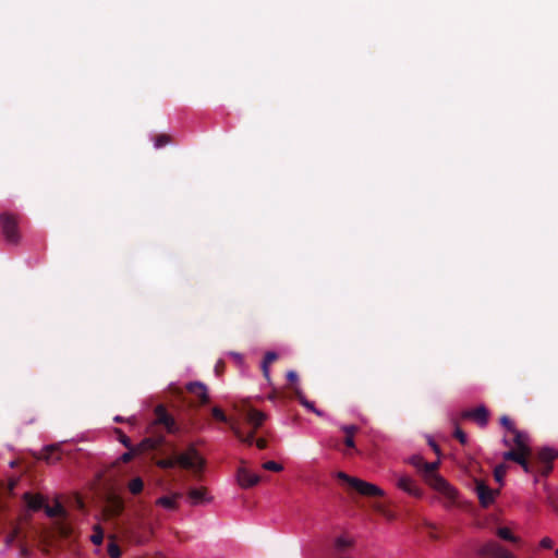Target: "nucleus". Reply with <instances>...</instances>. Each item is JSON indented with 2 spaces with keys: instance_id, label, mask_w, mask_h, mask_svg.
I'll list each match as a JSON object with an SVG mask.
<instances>
[{
  "instance_id": "obj_1",
  "label": "nucleus",
  "mask_w": 558,
  "mask_h": 558,
  "mask_svg": "<svg viewBox=\"0 0 558 558\" xmlns=\"http://www.w3.org/2000/svg\"><path fill=\"white\" fill-rule=\"evenodd\" d=\"M140 445L143 451L165 448L171 450L170 453H198L185 438V427L162 404L155 408L154 420Z\"/></svg>"
},
{
  "instance_id": "obj_2",
  "label": "nucleus",
  "mask_w": 558,
  "mask_h": 558,
  "mask_svg": "<svg viewBox=\"0 0 558 558\" xmlns=\"http://www.w3.org/2000/svg\"><path fill=\"white\" fill-rule=\"evenodd\" d=\"M414 466L423 481L434 490L441 494L450 501H454L458 492L450 483L439 474L440 460L433 462L424 461L422 456H412L408 461Z\"/></svg>"
},
{
  "instance_id": "obj_3",
  "label": "nucleus",
  "mask_w": 558,
  "mask_h": 558,
  "mask_svg": "<svg viewBox=\"0 0 558 558\" xmlns=\"http://www.w3.org/2000/svg\"><path fill=\"white\" fill-rule=\"evenodd\" d=\"M173 395L181 407L190 411L197 410L210 401L207 387L199 381L189 383L185 389L177 387Z\"/></svg>"
},
{
  "instance_id": "obj_4",
  "label": "nucleus",
  "mask_w": 558,
  "mask_h": 558,
  "mask_svg": "<svg viewBox=\"0 0 558 558\" xmlns=\"http://www.w3.org/2000/svg\"><path fill=\"white\" fill-rule=\"evenodd\" d=\"M500 424L506 428L504 441L509 447L505 453H532L533 446L527 433L519 430L506 415L501 416Z\"/></svg>"
},
{
  "instance_id": "obj_5",
  "label": "nucleus",
  "mask_w": 558,
  "mask_h": 558,
  "mask_svg": "<svg viewBox=\"0 0 558 558\" xmlns=\"http://www.w3.org/2000/svg\"><path fill=\"white\" fill-rule=\"evenodd\" d=\"M507 459L518 463L526 473L535 476H547L553 470V462L557 456H505Z\"/></svg>"
},
{
  "instance_id": "obj_6",
  "label": "nucleus",
  "mask_w": 558,
  "mask_h": 558,
  "mask_svg": "<svg viewBox=\"0 0 558 558\" xmlns=\"http://www.w3.org/2000/svg\"><path fill=\"white\" fill-rule=\"evenodd\" d=\"M156 464L162 469H170L178 465L198 474L205 466V460L203 456H167L157 460Z\"/></svg>"
},
{
  "instance_id": "obj_7",
  "label": "nucleus",
  "mask_w": 558,
  "mask_h": 558,
  "mask_svg": "<svg viewBox=\"0 0 558 558\" xmlns=\"http://www.w3.org/2000/svg\"><path fill=\"white\" fill-rule=\"evenodd\" d=\"M337 477L344 483H347L350 487L355 489L359 494L366 497H381L384 496V490L372 483L365 482L354 476H350L344 472H338Z\"/></svg>"
},
{
  "instance_id": "obj_8",
  "label": "nucleus",
  "mask_w": 558,
  "mask_h": 558,
  "mask_svg": "<svg viewBox=\"0 0 558 558\" xmlns=\"http://www.w3.org/2000/svg\"><path fill=\"white\" fill-rule=\"evenodd\" d=\"M0 227L5 241L9 244L17 245L21 240L19 230V217L10 213L0 215Z\"/></svg>"
},
{
  "instance_id": "obj_9",
  "label": "nucleus",
  "mask_w": 558,
  "mask_h": 558,
  "mask_svg": "<svg viewBox=\"0 0 558 558\" xmlns=\"http://www.w3.org/2000/svg\"><path fill=\"white\" fill-rule=\"evenodd\" d=\"M124 510V500L123 498L111 492L108 493L105 497V505L102 508V515L105 520H110L113 518H118L122 514Z\"/></svg>"
},
{
  "instance_id": "obj_10",
  "label": "nucleus",
  "mask_w": 558,
  "mask_h": 558,
  "mask_svg": "<svg viewBox=\"0 0 558 558\" xmlns=\"http://www.w3.org/2000/svg\"><path fill=\"white\" fill-rule=\"evenodd\" d=\"M474 493L478 498L481 507L488 508L495 502L496 497L500 494V489H493L484 481L475 480Z\"/></svg>"
},
{
  "instance_id": "obj_11",
  "label": "nucleus",
  "mask_w": 558,
  "mask_h": 558,
  "mask_svg": "<svg viewBox=\"0 0 558 558\" xmlns=\"http://www.w3.org/2000/svg\"><path fill=\"white\" fill-rule=\"evenodd\" d=\"M396 486L410 496L417 497V498L423 496V490L420 488V486L417 485L415 480H413L412 477H410L408 475H404V474L398 475Z\"/></svg>"
},
{
  "instance_id": "obj_12",
  "label": "nucleus",
  "mask_w": 558,
  "mask_h": 558,
  "mask_svg": "<svg viewBox=\"0 0 558 558\" xmlns=\"http://www.w3.org/2000/svg\"><path fill=\"white\" fill-rule=\"evenodd\" d=\"M488 411L484 405H480L475 409L464 410L460 414V418L462 420H472L478 426L483 427L488 422Z\"/></svg>"
},
{
  "instance_id": "obj_13",
  "label": "nucleus",
  "mask_w": 558,
  "mask_h": 558,
  "mask_svg": "<svg viewBox=\"0 0 558 558\" xmlns=\"http://www.w3.org/2000/svg\"><path fill=\"white\" fill-rule=\"evenodd\" d=\"M480 554L483 556H493L494 558H514L513 555L494 541L486 543L480 549Z\"/></svg>"
},
{
  "instance_id": "obj_14",
  "label": "nucleus",
  "mask_w": 558,
  "mask_h": 558,
  "mask_svg": "<svg viewBox=\"0 0 558 558\" xmlns=\"http://www.w3.org/2000/svg\"><path fill=\"white\" fill-rule=\"evenodd\" d=\"M246 425H252L254 428L259 427L266 418L265 413L252 408L246 402Z\"/></svg>"
},
{
  "instance_id": "obj_15",
  "label": "nucleus",
  "mask_w": 558,
  "mask_h": 558,
  "mask_svg": "<svg viewBox=\"0 0 558 558\" xmlns=\"http://www.w3.org/2000/svg\"><path fill=\"white\" fill-rule=\"evenodd\" d=\"M187 496L192 506L207 504L211 500V498L207 496L205 488H192Z\"/></svg>"
},
{
  "instance_id": "obj_16",
  "label": "nucleus",
  "mask_w": 558,
  "mask_h": 558,
  "mask_svg": "<svg viewBox=\"0 0 558 558\" xmlns=\"http://www.w3.org/2000/svg\"><path fill=\"white\" fill-rule=\"evenodd\" d=\"M293 393H294V397L299 400V402L305 407L307 410L314 412L316 415L318 416H322L323 413L322 411H319L318 409L315 408L314 403L308 401L303 391L298 387V386H294L293 388Z\"/></svg>"
},
{
  "instance_id": "obj_17",
  "label": "nucleus",
  "mask_w": 558,
  "mask_h": 558,
  "mask_svg": "<svg viewBox=\"0 0 558 558\" xmlns=\"http://www.w3.org/2000/svg\"><path fill=\"white\" fill-rule=\"evenodd\" d=\"M181 495L180 494H174L172 496H162V497H159L157 500H156V505L165 508V509H168V510H174L177 509L178 507V504H177V499L180 497Z\"/></svg>"
},
{
  "instance_id": "obj_18",
  "label": "nucleus",
  "mask_w": 558,
  "mask_h": 558,
  "mask_svg": "<svg viewBox=\"0 0 558 558\" xmlns=\"http://www.w3.org/2000/svg\"><path fill=\"white\" fill-rule=\"evenodd\" d=\"M342 432L344 433V445L348 448L354 447V435L359 430V427L356 425H345L341 427Z\"/></svg>"
},
{
  "instance_id": "obj_19",
  "label": "nucleus",
  "mask_w": 558,
  "mask_h": 558,
  "mask_svg": "<svg viewBox=\"0 0 558 558\" xmlns=\"http://www.w3.org/2000/svg\"><path fill=\"white\" fill-rule=\"evenodd\" d=\"M245 441H246V449L248 447L253 446V444H255V446L258 450H265V449L271 448L268 445V440L266 438H263V437L256 438L255 436L250 435L248 433H246Z\"/></svg>"
},
{
  "instance_id": "obj_20",
  "label": "nucleus",
  "mask_w": 558,
  "mask_h": 558,
  "mask_svg": "<svg viewBox=\"0 0 558 558\" xmlns=\"http://www.w3.org/2000/svg\"><path fill=\"white\" fill-rule=\"evenodd\" d=\"M24 500L32 510H39L43 507L44 498L40 495H32L31 493L24 494Z\"/></svg>"
},
{
  "instance_id": "obj_21",
  "label": "nucleus",
  "mask_w": 558,
  "mask_h": 558,
  "mask_svg": "<svg viewBox=\"0 0 558 558\" xmlns=\"http://www.w3.org/2000/svg\"><path fill=\"white\" fill-rule=\"evenodd\" d=\"M354 542L353 539L347 537V536H338L336 539H335V549L337 551H344L345 549L350 548L351 546H353Z\"/></svg>"
},
{
  "instance_id": "obj_22",
  "label": "nucleus",
  "mask_w": 558,
  "mask_h": 558,
  "mask_svg": "<svg viewBox=\"0 0 558 558\" xmlns=\"http://www.w3.org/2000/svg\"><path fill=\"white\" fill-rule=\"evenodd\" d=\"M278 359L277 353L275 352H267L264 356L263 363H262V369L263 374L266 378L269 377V365L275 362Z\"/></svg>"
},
{
  "instance_id": "obj_23",
  "label": "nucleus",
  "mask_w": 558,
  "mask_h": 558,
  "mask_svg": "<svg viewBox=\"0 0 558 558\" xmlns=\"http://www.w3.org/2000/svg\"><path fill=\"white\" fill-rule=\"evenodd\" d=\"M144 482L141 477H134L128 483V489L132 495H138L143 492Z\"/></svg>"
},
{
  "instance_id": "obj_24",
  "label": "nucleus",
  "mask_w": 558,
  "mask_h": 558,
  "mask_svg": "<svg viewBox=\"0 0 558 558\" xmlns=\"http://www.w3.org/2000/svg\"><path fill=\"white\" fill-rule=\"evenodd\" d=\"M104 530L100 524H95L93 526V534L90 535L89 539L90 542L96 545L100 546L104 542Z\"/></svg>"
},
{
  "instance_id": "obj_25",
  "label": "nucleus",
  "mask_w": 558,
  "mask_h": 558,
  "mask_svg": "<svg viewBox=\"0 0 558 558\" xmlns=\"http://www.w3.org/2000/svg\"><path fill=\"white\" fill-rule=\"evenodd\" d=\"M211 417H213L215 421H217V422H221V423H225V424H229L231 427H233V426H232V424H231V422H230V420H229V417H228V416L225 414V412H223L220 408H218V407H214V408L211 409Z\"/></svg>"
},
{
  "instance_id": "obj_26",
  "label": "nucleus",
  "mask_w": 558,
  "mask_h": 558,
  "mask_svg": "<svg viewBox=\"0 0 558 558\" xmlns=\"http://www.w3.org/2000/svg\"><path fill=\"white\" fill-rule=\"evenodd\" d=\"M496 533L500 538H502L505 541H509V542H513V543L519 541V538L512 534L510 529H508L506 526L498 527Z\"/></svg>"
},
{
  "instance_id": "obj_27",
  "label": "nucleus",
  "mask_w": 558,
  "mask_h": 558,
  "mask_svg": "<svg viewBox=\"0 0 558 558\" xmlns=\"http://www.w3.org/2000/svg\"><path fill=\"white\" fill-rule=\"evenodd\" d=\"M451 423L454 426V437L464 445L466 442V434L459 427V420L457 417H452Z\"/></svg>"
},
{
  "instance_id": "obj_28",
  "label": "nucleus",
  "mask_w": 558,
  "mask_h": 558,
  "mask_svg": "<svg viewBox=\"0 0 558 558\" xmlns=\"http://www.w3.org/2000/svg\"><path fill=\"white\" fill-rule=\"evenodd\" d=\"M116 433L118 435V439L120 442H122L126 449H129V452L128 453H137L136 451H134L133 449V445H132V441L131 439L121 430V429H116Z\"/></svg>"
},
{
  "instance_id": "obj_29",
  "label": "nucleus",
  "mask_w": 558,
  "mask_h": 558,
  "mask_svg": "<svg viewBox=\"0 0 558 558\" xmlns=\"http://www.w3.org/2000/svg\"><path fill=\"white\" fill-rule=\"evenodd\" d=\"M169 143H171V136L168 134L161 133L154 136V146L157 149L166 146Z\"/></svg>"
},
{
  "instance_id": "obj_30",
  "label": "nucleus",
  "mask_w": 558,
  "mask_h": 558,
  "mask_svg": "<svg viewBox=\"0 0 558 558\" xmlns=\"http://www.w3.org/2000/svg\"><path fill=\"white\" fill-rule=\"evenodd\" d=\"M110 538L112 541L107 546L108 555L111 558H120L121 557V549H120L119 545L114 542V539H113L114 537L110 536Z\"/></svg>"
},
{
  "instance_id": "obj_31",
  "label": "nucleus",
  "mask_w": 558,
  "mask_h": 558,
  "mask_svg": "<svg viewBox=\"0 0 558 558\" xmlns=\"http://www.w3.org/2000/svg\"><path fill=\"white\" fill-rule=\"evenodd\" d=\"M507 468L504 464H499L494 470V477L495 481L502 486L504 485V477L506 476Z\"/></svg>"
},
{
  "instance_id": "obj_32",
  "label": "nucleus",
  "mask_w": 558,
  "mask_h": 558,
  "mask_svg": "<svg viewBox=\"0 0 558 558\" xmlns=\"http://www.w3.org/2000/svg\"><path fill=\"white\" fill-rule=\"evenodd\" d=\"M45 511L49 518H54L64 514V509L60 504H57L53 507L47 506Z\"/></svg>"
},
{
  "instance_id": "obj_33",
  "label": "nucleus",
  "mask_w": 558,
  "mask_h": 558,
  "mask_svg": "<svg viewBox=\"0 0 558 558\" xmlns=\"http://www.w3.org/2000/svg\"><path fill=\"white\" fill-rule=\"evenodd\" d=\"M262 466L264 470L272 471V472H280L283 470V465L276 461H267V462L263 463Z\"/></svg>"
},
{
  "instance_id": "obj_34",
  "label": "nucleus",
  "mask_w": 558,
  "mask_h": 558,
  "mask_svg": "<svg viewBox=\"0 0 558 558\" xmlns=\"http://www.w3.org/2000/svg\"><path fill=\"white\" fill-rule=\"evenodd\" d=\"M259 481H260L259 475L246 472V487H252V486L258 484Z\"/></svg>"
},
{
  "instance_id": "obj_35",
  "label": "nucleus",
  "mask_w": 558,
  "mask_h": 558,
  "mask_svg": "<svg viewBox=\"0 0 558 558\" xmlns=\"http://www.w3.org/2000/svg\"><path fill=\"white\" fill-rule=\"evenodd\" d=\"M60 446H61V444L47 445L43 448L41 453H53L54 451L60 450Z\"/></svg>"
},
{
  "instance_id": "obj_36",
  "label": "nucleus",
  "mask_w": 558,
  "mask_h": 558,
  "mask_svg": "<svg viewBox=\"0 0 558 558\" xmlns=\"http://www.w3.org/2000/svg\"><path fill=\"white\" fill-rule=\"evenodd\" d=\"M539 546L545 549H550L554 546V541L550 537H544L541 539Z\"/></svg>"
},
{
  "instance_id": "obj_37",
  "label": "nucleus",
  "mask_w": 558,
  "mask_h": 558,
  "mask_svg": "<svg viewBox=\"0 0 558 558\" xmlns=\"http://www.w3.org/2000/svg\"><path fill=\"white\" fill-rule=\"evenodd\" d=\"M287 379L290 381V383H295L298 380V374L296 372L294 371H289L287 373Z\"/></svg>"
},
{
  "instance_id": "obj_38",
  "label": "nucleus",
  "mask_w": 558,
  "mask_h": 558,
  "mask_svg": "<svg viewBox=\"0 0 558 558\" xmlns=\"http://www.w3.org/2000/svg\"><path fill=\"white\" fill-rule=\"evenodd\" d=\"M223 367H225V363L222 361H218L216 366H215V373L220 376L221 373L223 372Z\"/></svg>"
},
{
  "instance_id": "obj_39",
  "label": "nucleus",
  "mask_w": 558,
  "mask_h": 558,
  "mask_svg": "<svg viewBox=\"0 0 558 558\" xmlns=\"http://www.w3.org/2000/svg\"><path fill=\"white\" fill-rule=\"evenodd\" d=\"M536 453H546V454L558 453V450H555V449L549 448V447H544V448L539 449Z\"/></svg>"
},
{
  "instance_id": "obj_40",
  "label": "nucleus",
  "mask_w": 558,
  "mask_h": 558,
  "mask_svg": "<svg viewBox=\"0 0 558 558\" xmlns=\"http://www.w3.org/2000/svg\"><path fill=\"white\" fill-rule=\"evenodd\" d=\"M429 445H430V447L433 448L434 453H436V454L441 453L440 448L438 447V445H437L435 441H432V440H430V441H429Z\"/></svg>"
},
{
  "instance_id": "obj_41",
  "label": "nucleus",
  "mask_w": 558,
  "mask_h": 558,
  "mask_svg": "<svg viewBox=\"0 0 558 558\" xmlns=\"http://www.w3.org/2000/svg\"><path fill=\"white\" fill-rule=\"evenodd\" d=\"M243 469L240 466L238 471V482L241 486H243V480H242Z\"/></svg>"
},
{
  "instance_id": "obj_42",
  "label": "nucleus",
  "mask_w": 558,
  "mask_h": 558,
  "mask_svg": "<svg viewBox=\"0 0 558 558\" xmlns=\"http://www.w3.org/2000/svg\"><path fill=\"white\" fill-rule=\"evenodd\" d=\"M238 363L242 362V355L240 353H230Z\"/></svg>"
},
{
  "instance_id": "obj_43",
  "label": "nucleus",
  "mask_w": 558,
  "mask_h": 558,
  "mask_svg": "<svg viewBox=\"0 0 558 558\" xmlns=\"http://www.w3.org/2000/svg\"><path fill=\"white\" fill-rule=\"evenodd\" d=\"M134 456H121V460L123 463H129Z\"/></svg>"
},
{
  "instance_id": "obj_44",
  "label": "nucleus",
  "mask_w": 558,
  "mask_h": 558,
  "mask_svg": "<svg viewBox=\"0 0 558 558\" xmlns=\"http://www.w3.org/2000/svg\"><path fill=\"white\" fill-rule=\"evenodd\" d=\"M16 480H11L9 483V489L12 492L16 485Z\"/></svg>"
},
{
  "instance_id": "obj_45",
  "label": "nucleus",
  "mask_w": 558,
  "mask_h": 558,
  "mask_svg": "<svg viewBox=\"0 0 558 558\" xmlns=\"http://www.w3.org/2000/svg\"><path fill=\"white\" fill-rule=\"evenodd\" d=\"M47 460L48 463H51L53 462L51 458H54V456H44ZM56 458H59L58 456H56ZM56 460H59V459H56Z\"/></svg>"
},
{
  "instance_id": "obj_46",
  "label": "nucleus",
  "mask_w": 558,
  "mask_h": 558,
  "mask_svg": "<svg viewBox=\"0 0 558 558\" xmlns=\"http://www.w3.org/2000/svg\"><path fill=\"white\" fill-rule=\"evenodd\" d=\"M61 453H66V454H70V453H72V450H65V451H61Z\"/></svg>"
},
{
  "instance_id": "obj_47",
  "label": "nucleus",
  "mask_w": 558,
  "mask_h": 558,
  "mask_svg": "<svg viewBox=\"0 0 558 558\" xmlns=\"http://www.w3.org/2000/svg\"><path fill=\"white\" fill-rule=\"evenodd\" d=\"M114 421H116V422H122V418H121L120 416H117V417L114 418Z\"/></svg>"
},
{
  "instance_id": "obj_48",
  "label": "nucleus",
  "mask_w": 558,
  "mask_h": 558,
  "mask_svg": "<svg viewBox=\"0 0 558 558\" xmlns=\"http://www.w3.org/2000/svg\"><path fill=\"white\" fill-rule=\"evenodd\" d=\"M9 464H10L11 466H13V465L15 464V462H14V461H10V462H9Z\"/></svg>"
},
{
  "instance_id": "obj_49",
  "label": "nucleus",
  "mask_w": 558,
  "mask_h": 558,
  "mask_svg": "<svg viewBox=\"0 0 558 558\" xmlns=\"http://www.w3.org/2000/svg\"><path fill=\"white\" fill-rule=\"evenodd\" d=\"M555 554H556V556L558 557V548L556 549Z\"/></svg>"
}]
</instances>
